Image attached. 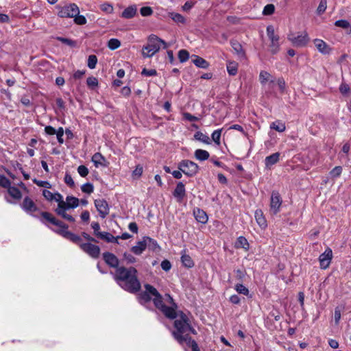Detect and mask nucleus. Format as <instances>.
Segmentation results:
<instances>
[{"instance_id":"1","label":"nucleus","mask_w":351,"mask_h":351,"mask_svg":"<svg viewBox=\"0 0 351 351\" xmlns=\"http://www.w3.org/2000/svg\"><path fill=\"white\" fill-rule=\"evenodd\" d=\"M174 328L175 330L173 332L174 338L180 344H186L189 347L193 346V342L190 337V333L197 334L196 330L192 327L191 320L189 315L180 311L178 313L176 312V317L174 318Z\"/></svg>"},{"instance_id":"2","label":"nucleus","mask_w":351,"mask_h":351,"mask_svg":"<svg viewBox=\"0 0 351 351\" xmlns=\"http://www.w3.org/2000/svg\"><path fill=\"white\" fill-rule=\"evenodd\" d=\"M137 270L130 267H119L116 269L114 279L125 290L130 293H136L141 289V283L137 278Z\"/></svg>"},{"instance_id":"3","label":"nucleus","mask_w":351,"mask_h":351,"mask_svg":"<svg viewBox=\"0 0 351 351\" xmlns=\"http://www.w3.org/2000/svg\"><path fill=\"white\" fill-rule=\"evenodd\" d=\"M167 297L169 298V302L171 304V306H167L164 304L162 298L160 294L154 297L153 298V302L155 306L160 310L167 317L174 319L176 317V308H177V305L169 295H167Z\"/></svg>"},{"instance_id":"4","label":"nucleus","mask_w":351,"mask_h":351,"mask_svg":"<svg viewBox=\"0 0 351 351\" xmlns=\"http://www.w3.org/2000/svg\"><path fill=\"white\" fill-rule=\"evenodd\" d=\"M160 49L158 45V36L151 34L147 38V44L143 47L142 55L144 58L152 57Z\"/></svg>"},{"instance_id":"5","label":"nucleus","mask_w":351,"mask_h":351,"mask_svg":"<svg viewBox=\"0 0 351 351\" xmlns=\"http://www.w3.org/2000/svg\"><path fill=\"white\" fill-rule=\"evenodd\" d=\"M178 169L189 177L194 176L199 170V166L194 162L184 160L178 165Z\"/></svg>"},{"instance_id":"6","label":"nucleus","mask_w":351,"mask_h":351,"mask_svg":"<svg viewBox=\"0 0 351 351\" xmlns=\"http://www.w3.org/2000/svg\"><path fill=\"white\" fill-rule=\"evenodd\" d=\"M267 34L270 40V44L269 45V51L272 54H276L280 50V38L275 34V30L272 25L267 26Z\"/></svg>"},{"instance_id":"7","label":"nucleus","mask_w":351,"mask_h":351,"mask_svg":"<svg viewBox=\"0 0 351 351\" xmlns=\"http://www.w3.org/2000/svg\"><path fill=\"white\" fill-rule=\"evenodd\" d=\"M288 38L296 47L305 46L309 40L308 34L305 32L297 34H289Z\"/></svg>"},{"instance_id":"8","label":"nucleus","mask_w":351,"mask_h":351,"mask_svg":"<svg viewBox=\"0 0 351 351\" xmlns=\"http://www.w3.org/2000/svg\"><path fill=\"white\" fill-rule=\"evenodd\" d=\"M80 14V10L75 3H71L62 7L58 12V16L60 17L73 18Z\"/></svg>"},{"instance_id":"9","label":"nucleus","mask_w":351,"mask_h":351,"mask_svg":"<svg viewBox=\"0 0 351 351\" xmlns=\"http://www.w3.org/2000/svg\"><path fill=\"white\" fill-rule=\"evenodd\" d=\"M152 243L156 245L154 240L148 237H143L142 241L137 242L136 245L131 248V251L136 255H140L146 249L147 245Z\"/></svg>"},{"instance_id":"10","label":"nucleus","mask_w":351,"mask_h":351,"mask_svg":"<svg viewBox=\"0 0 351 351\" xmlns=\"http://www.w3.org/2000/svg\"><path fill=\"white\" fill-rule=\"evenodd\" d=\"M80 248L90 256L97 258L100 254V248L99 246L90 243H80Z\"/></svg>"},{"instance_id":"11","label":"nucleus","mask_w":351,"mask_h":351,"mask_svg":"<svg viewBox=\"0 0 351 351\" xmlns=\"http://www.w3.org/2000/svg\"><path fill=\"white\" fill-rule=\"evenodd\" d=\"M282 202V198L279 193L273 191L270 200V212L274 215H276L280 211Z\"/></svg>"},{"instance_id":"12","label":"nucleus","mask_w":351,"mask_h":351,"mask_svg":"<svg viewBox=\"0 0 351 351\" xmlns=\"http://www.w3.org/2000/svg\"><path fill=\"white\" fill-rule=\"evenodd\" d=\"M95 206L101 218H105L110 211L108 202L104 199H98L95 200Z\"/></svg>"},{"instance_id":"13","label":"nucleus","mask_w":351,"mask_h":351,"mask_svg":"<svg viewBox=\"0 0 351 351\" xmlns=\"http://www.w3.org/2000/svg\"><path fill=\"white\" fill-rule=\"evenodd\" d=\"M332 258V250L328 247L324 253H322L319 257V261L320 263V267L326 269L330 264Z\"/></svg>"},{"instance_id":"14","label":"nucleus","mask_w":351,"mask_h":351,"mask_svg":"<svg viewBox=\"0 0 351 351\" xmlns=\"http://www.w3.org/2000/svg\"><path fill=\"white\" fill-rule=\"evenodd\" d=\"M56 232L64 237V238L71 241L74 243L78 245L80 247V243H83L82 242V239L78 235H76L68 230H58Z\"/></svg>"},{"instance_id":"15","label":"nucleus","mask_w":351,"mask_h":351,"mask_svg":"<svg viewBox=\"0 0 351 351\" xmlns=\"http://www.w3.org/2000/svg\"><path fill=\"white\" fill-rule=\"evenodd\" d=\"M21 208L27 213L32 214L38 210V208L34 201L29 197H25L21 204Z\"/></svg>"},{"instance_id":"16","label":"nucleus","mask_w":351,"mask_h":351,"mask_svg":"<svg viewBox=\"0 0 351 351\" xmlns=\"http://www.w3.org/2000/svg\"><path fill=\"white\" fill-rule=\"evenodd\" d=\"M103 258L106 263L110 267L113 268H118L119 261L117 257L110 252H104L103 254Z\"/></svg>"},{"instance_id":"17","label":"nucleus","mask_w":351,"mask_h":351,"mask_svg":"<svg viewBox=\"0 0 351 351\" xmlns=\"http://www.w3.org/2000/svg\"><path fill=\"white\" fill-rule=\"evenodd\" d=\"M173 196L176 198L177 202H181L186 195L184 184L182 182H179L173 193Z\"/></svg>"},{"instance_id":"18","label":"nucleus","mask_w":351,"mask_h":351,"mask_svg":"<svg viewBox=\"0 0 351 351\" xmlns=\"http://www.w3.org/2000/svg\"><path fill=\"white\" fill-rule=\"evenodd\" d=\"M314 44L317 49L322 54H329L331 51L330 46L321 39H315Z\"/></svg>"},{"instance_id":"19","label":"nucleus","mask_w":351,"mask_h":351,"mask_svg":"<svg viewBox=\"0 0 351 351\" xmlns=\"http://www.w3.org/2000/svg\"><path fill=\"white\" fill-rule=\"evenodd\" d=\"M91 160L93 162L95 167L107 166L106 160L101 153L97 152L93 154Z\"/></svg>"},{"instance_id":"20","label":"nucleus","mask_w":351,"mask_h":351,"mask_svg":"<svg viewBox=\"0 0 351 351\" xmlns=\"http://www.w3.org/2000/svg\"><path fill=\"white\" fill-rule=\"evenodd\" d=\"M193 215L195 219L202 223H206L208 221V216L203 210L196 208L193 210Z\"/></svg>"},{"instance_id":"21","label":"nucleus","mask_w":351,"mask_h":351,"mask_svg":"<svg viewBox=\"0 0 351 351\" xmlns=\"http://www.w3.org/2000/svg\"><path fill=\"white\" fill-rule=\"evenodd\" d=\"M280 154L279 152H276L270 156H268L265 159V164L267 168H270L272 165L276 164L280 159Z\"/></svg>"},{"instance_id":"22","label":"nucleus","mask_w":351,"mask_h":351,"mask_svg":"<svg viewBox=\"0 0 351 351\" xmlns=\"http://www.w3.org/2000/svg\"><path fill=\"white\" fill-rule=\"evenodd\" d=\"M254 217L256 219V221L257 223L259 225V226L264 229L267 227V220L263 215V213L261 210L258 209L255 211Z\"/></svg>"},{"instance_id":"23","label":"nucleus","mask_w":351,"mask_h":351,"mask_svg":"<svg viewBox=\"0 0 351 351\" xmlns=\"http://www.w3.org/2000/svg\"><path fill=\"white\" fill-rule=\"evenodd\" d=\"M137 8L136 5H131L125 8L122 14L121 17L124 19H132L136 14Z\"/></svg>"},{"instance_id":"24","label":"nucleus","mask_w":351,"mask_h":351,"mask_svg":"<svg viewBox=\"0 0 351 351\" xmlns=\"http://www.w3.org/2000/svg\"><path fill=\"white\" fill-rule=\"evenodd\" d=\"M66 209L68 208L65 206H58V208L56 209V212L58 215L61 216L62 218L68 220L69 221H75V219L71 215L66 213Z\"/></svg>"},{"instance_id":"25","label":"nucleus","mask_w":351,"mask_h":351,"mask_svg":"<svg viewBox=\"0 0 351 351\" xmlns=\"http://www.w3.org/2000/svg\"><path fill=\"white\" fill-rule=\"evenodd\" d=\"M98 238L103 239L108 243H118L119 237H115L112 234L107 232H101Z\"/></svg>"},{"instance_id":"26","label":"nucleus","mask_w":351,"mask_h":351,"mask_svg":"<svg viewBox=\"0 0 351 351\" xmlns=\"http://www.w3.org/2000/svg\"><path fill=\"white\" fill-rule=\"evenodd\" d=\"M79 204V199L73 196H68L64 203V206L67 208H75Z\"/></svg>"},{"instance_id":"27","label":"nucleus","mask_w":351,"mask_h":351,"mask_svg":"<svg viewBox=\"0 0 351 351\" xmlns=\"http://www.w3.org/2000/svg\"><path fill=\"white\" fill-rule=\"evenodd\" d=\"M195 157L197 160L204 161L208 159L210 154L209 153L204 149H198L195 152Z\"/></svg>"},{"instance_id":"28","label":"nucleus","mask_w":351,"mask_h":351,"mask_svg":"<svg viewBox=\"0 0 351 351\" xmlns=\"http://www.w3.org/2000/svg\"><path fill=\"white\" fill-rule=\"evenodd\" d=\"M168 16L178 24H184L186 23L185 18L179 13L169 12Z\"/></svg>"},{"instance_id":"29","label":"nucleus","mask_w":351,"mask_h":351,"mask_svg":"<svg viewBox=\"0 0 351 351\" xmlns=\"http://www.w3.org/2000/svg\"><path fill=\"white\" fill-rule=\"evenodd\" d=\"M259 81L261 84H265L267 82L273 83L274 81L272 79V76L265 71H261L259 74Z\"/></svg>"},{"instance_id":"30","label":"nucleus","mask_w":351,"mask_h":351,"mask_svg":"<svg viewBox=\"0 0 351 351\" xmlns=\"http://www.w3.org/2000/svg\"><path fill=\"white\" fill-rule=\"evenodd\" d=\"M193 62L197 67L202 69H206L209 66V63L206 60L197 56H195V59L193 60Z\"/></svg>"},{"instance_id":"31","label":"nucleus","mask_w":351,"mask_h":351,"mask_svg":"<svg viewBox=\"0 0 351 351\" xmlns=\"http://www.w3.org/2000/svg\"><path fill=\"white\" fill-rule=\"evenodd\" d=\"M181 261L183 265L188 268H191L194 266V263L191 257L185 253L182 254Z\"/></svg>"},{"instance_id":"32","label":"nucleus","mask_w":351,"mask_h":351,"mask_svg":"<svg viewBox=\"0 0 351 351\" xmlns=\"http://www.w3.org/2000/svg\"><path fill=\"white\" fill-rule=\"evenodd\" d=\"M8 192L10 195L15 199H21L22 197V194L19 189L15 186H10L8 189Z\"/></svg>"},{"instance_id":"33","label":"nucleus","mask_w":351,"mask_h":351,"mask_svg":"<svg viewBox=\"0 0 351 351\" xmlns=\"http://www.w3.org/2000/svg\"><path fill=\"white\" fill-rule=\"evenodd\" d=\"M270 128L279 132H282L285 130L286 127L284 123L278 120L271 123Z\"/></svg>"},{"instance_id":"34","label":"nucleus","mask_w":351,"mask_h":351,"mask_svg":"<svg viewBox=\"0 0 351 351\" xmlns=\"http://www.w3.org/2000/svg\"><path fill=\"white\" fill-rule=\"evenodd\" d=\"M194 138L195 140L201 141L205 144H210V140L209 137L206 134H204L201 132H197L194 134Z\"/></svg>"},{"instance_id":"35","label":"nucleus","mask_w":351,"mask_h":351,"mask_svg":"<svg viewBox=\"0 0 351 351\" xmlns=\"http://www.w3.org/2000/svg\"><path fill=\"white\" fill-rule=\"evenodd\" d=\"M234 289L239 294H243L244 295H249V289L240 282L235 285Z\"/></svg>"},{"instance_id":"36","label":"nucleus","mask_w":351,"mask_h":351,"mask_svg":"<svg viewBox=\"0 0 351 351\" xmlns=\"http://www.w3.org/2000/svg\"><path fill=\"white\" fill-rule=\"evenodd\" d=\"M238 65L234 62H229L227 64V71L230 75H235L237 73Z\"/></svg>"},{"instance_id":"37","label":"nucleus","mask_w":351,"mask_h":351,"mask_svg":"<svg viewBox=\"0 0 351 351\" xmlns=\"http://www.w3.org/2000/svg\"><path fill=\"white\" fill-rule=\"evenodd\" d=\"M234 277L237 280H238L239 282H242L243 281V279L246 275V272L245 270L237 269L234 271Z\"/></svg>"},{"instance_id":"38","label":"nucleus","mask_w":351,"mask_h":351,"mask_svg":"<svg viewBox=\"0 0 351 351\" xmlns=\"http://www.w3.org/2000/svg\"><path fill=\"white\" fill-rule=\"evenodd\" d=\"M230 43H231L232 47L233 48V49L237 54H239V55L244 54L243 49H242V46L239 42H237L236 40H232L230 42Z\"/></svg>"},{"instance_id":"39","label":"nucleus","mask_w":351,"mask_h":351,"mask_svg":"<svg viewBox=\"0 0 351 351\" xmlns=\"http://www.w3.org/2000/svg\"><path fill=\"white\" fill-rule=\"evenodd\" d=\"M121 46V42L117 38H111L108 43V47L111 50H114Z\"/></svg>"},{"instance_id":"40","label":"nucleus","mask_w":351,"mask_h":351,"mask_svg":"<svg viewBox=\"0 0 351 351\" xmlns=\"http://www.w3.org/2000/svg\"><path fill=\"white\" fill-rule=\"evenodd\" d=\"M145 291L154 298L160 294L156 288L149 284L145 285Z\"/></svg>"},{"instance_id":"41","label":"nucleus","mask_w":351,"mask_h":351,"mask_svg":"<svg viewBox=\"0 0 351 351\" xmlns=\"http://www.w3.org/2000/svg\"><path fill=\"white\" fill-rule=\"evenodd\" d=\"M97 63V58L96 56L90 55L88 56L87 65L90 69H95Z\"/></svg>"},{"instance_id":"42","label":"nucleus","mask_w":351,"mask_h":351,"mask_svg":"<svg viewBox=\"0 0 351 351\" xmlns=\"http://www.w3.org/2000/svg\"><path fill=\"white\" fill-rule=\"evenodd\" d=\"M221 129L215 130L212 134V140L217 145H220V138H221Z\"/></svg>"},{"instance_id":"43","label":"nucleus","mask_w":351,"mask_h":351,"mask_svg":"<svg viewBox=\"0 0 351 351\" xmlns=\"http://www.w3.org/2000/svg\"><path fill=\"white\" fill-rule=\"evenodd\" d=\"M189 53L185 49H181L178 52V58L180 62H184L188 60Z\"/></svg>"},{"instance_id":"44","label":"nucleus","mask_w":351,"mask_h":351,"mask_svg":"<svg viewBox=\"0 0 351 351\" xmlns=\"http://www.w3.org/2000/svg\"><path fill=\"white\" fill-rule=\"evenodd\" d=\"M87 86L91 89H94L98 86V80L95 77H89L86 80Z\"/></svg>"},{"instance_id":"45","label":"nucleus","mask_w":351,"mask_h":351,"mask_svg":"<svg viewBox=\"0 0 351 351\" xmlns=\"http://www.w3.org/2000/svg\"><path fill=\"white\" fill-rule=\"evenodd\" d=\"M57 40H60L62 43H64L66 45H69L71 47H75L77 45V42L75 40H73L71 39H69V38H63V37H58Z\"/></svg>"},{"instance_id":"46","label":"nucleus","mask_w":351,"mask_h":351,"mask_svg":"<svg viewBox=\"0 0 351 351\" xmlns=\"http://www.w3.org/2000/svg\"><path fill=\"white\" fill-rule=\"evenodd\" d=\"M337 27L347 29L351 27L350 23L346 20H338L335 23Z\"/></svg>"},{"instance_id":"47","label":"nucleus","mask_w":351,"mask_h":351,"mask_svg":"<svg viewBox=\"0 0 351 351\" xmlns=\"http://www.w3.org/2000/svg\"><path fill=\"white\" fill-rule=\"evenodd\" d=\"M0 186L8 189L11 186V182L5 176L0 175Z\"/></svg>"},{"instance_id":"48","label":"nucleus","mask_w":351,"mask_h":351,"mask_svg":"<svg viewBox=\"0 0 351 351\" xmlns=\"http://www.w3.org/2000/svg\"><path fill=\"white\" fill-rule=\"evenodd\" d=\"M81 189H82V192L88 193V194H90L91 193L93 192L94 187L92 184L88 182V183L83 184L81 187Z\"/></svg>"},{"instance_id":"49","label":"nucleus","mask_w":351,"mask_h":351,"mask_svg":"<svg viewBox=\"0 0 351 351\" xmlns=\"http://www.w3.org/2000/svg\"><path fill=\"white\" fill-rule=\"evenodd\" d=\"M341 172L342 167L341 166H337L330 171V174L332 178H337L340 176Z\"/></svg>"},{"instance_id":"50","label":"nucleus","mask_w":351,"mask_h":351,"mask_svg":"<svg viewBox=\"0 0 351 351\" xmlns=\"http://www.w3.org/2000/svg\"><path fill=\"white\" fill-rule=\"evenodd\" d=\"M275 7L273 4H267L265 6L263 13L264 15H270L274 12Z\"/></svg>"},{"instance_id":"51","label":"nucleus","mask_w":351,"mask_h":351,"mask_svg":"<svg viewBox=\"0 0 351 351\" xmlns=\"http://www.w3.org/2000/svg\"><path fill=\"white\" fill-rule=\"evenodd\" d=\"M123 260L125 261L127 263H134L136 261V258L133 255L128 252H125L123 254Z\"/></svg>"},{"instance_id":"52","label":"nucleus","mask_w":351,"mask_h":351,"mask_svg":"<svg viewBox=\"0 0 351 351\" xmlns=\"http://www.w3.org/2000/svg\"><path fill=\"white\" fill-rule=\"evenodd\" d=\"M74 22L77 25H84L86 23V19L83 15L79 14L74 17Z\"/></svg>"},{"instance_id":"53","label":"nucleus","mask_w":351,"mask_h":351,"mask_svg":"<svg viewBox=\"0 0 351 351\" xmlns=\"http://www.w3.org/2000/svg\"><path fill=\"white\" fill-rule=\"evenodd\" d=\"M77 172L82 177H86L88 173V169L84 165H80L77 167Z\"/></svg>"},{"instance_id":"54","label":"nucleus","mask_w":351,"mask_h":351,"mask_svg":"<svg viewBox=\"0 0 351 351\" xmlns=\"http://www.w3.org/2000/svg\"><path fill=\"white\" fill-rule=\"evenodd\" d=\"M140 12L143 16H150L153 13L152 9L148 6L141 8Z\"/></svg>"},{"instance_id":"55","label":"nucleus","mask_w":351,"mask_h":351,"mask_svg":"<svg viewBox=\"0 0 351 351\" xmlns=\"http://www.w3.org/2000/svg\"><path fill=\"white\" fill-rule=\"evenodd\" d=\"M326 4H327V0H321L319 5L317 8V13L318 14H322L325 12L326 9Z\"/></svg>"},{"instance_id":"56","label":"nucleus","mask_w":351,"mask_h":351,"mask_svg":"<svg viewBox=\"0 0 351 351\" xmlns=\"http://www.w3.org/2000/svg\"><path fill=\"white\" fill-rule=\"evenodd\" d=\"M53 200L58 203V206H64L65 202L63 199L62 195L60 193H55V197L53 198Z\"/></svg>"},{"instance_id":"57","label":"nucleus","mask_w":351,"mask_h":351,"mask_svg":"<svg viewBox=\"0 0 351 351\" xmlns=\"http://www.w3.org/2000/svg\"><path fill=\"white\" fill-rule=\"evenodd\" d=\"M43 195L45 197V198L49 201L53 200V198L55 197V193H52L51 191L44 189L43 191Z\"/></svg>"},{"instance_id":"58","label":"nucleus","mask_w":351,"mask_h":351,"mask_svg":"<svg viewBox=\"0 0 351 351\" xmlns=\"http://www.w3.org/2000/svg\"><path fill=\"white\" fill-rule=\"evenodd\" d=\"M41 215L45 220L53 224L55 217L51 213L47 212H42Z\"/></svg>"},{"instance_id":"59","label":"nucleus","mask_w":351,"mask_h":351,"mask_svg":"<svg viewBox=\"0 0 351 351\" xmlns=\"http://www.w3.org/2000/svg\"><path fill=\"white\" fill-rule=\"evenodd\" d=\"M141 74L145 76H155L157 75V71L155 69H147L145 68L143 69Z\"/></svg>"},{"instance_id":"60","label":"nucleus","mask_w":351,"mask_h":351,"mask_svg":"<svg viewBox=\"0 0 351 351\" xmlns=\"http://www.w3.org/2000/svg\"><path fill=\"white\" fill-rule=\"evenodd\" d=\"M143 173V167L140 165L136 167V169L132 172L134 178H139Z\"/></svg>"},{"instance_id":"61","label":"nucleus","mask_w":351,"mask_h":351,"mask_svg":"<svg viewBox=\"0 0 351 351\" xmlns=\"http://www.w3.org/2000/svg\"><path fill=\"white\" fill-rule=\"evenodd\" d=\"M56 134L57 136V139L60 143H63V135H64V130L62 128H59L58 130L56 131Z\"/></svg>"},{"instance_id":"62","label":"nucleus","mask_w":351,"mask_h":351,"mask_svg":"<svg viewBox=\"0 0 351 351\" xmlns=\"http://www.w3.org/2000/svg\"><path fill=\"white\" fill-rule=\"evenodd\" d=\"M91 227L94 230V234L98 237L99 236V234H101V232L99 231L100 226L98 222H93L91 223Z\"/></svg>"},{"instance_id":"63","label":"nucleus","mask_w":351,"mask_h":351,"mask_svg":"<svg viewBox=\"0 0 351 351\" xmlns=\"http://www.w3.org/2000/svg\"><path fill=\"white\" fill-rule=\"evenodd\" d=\"M34 182L38 186L45 187V188L51 187L50 183L47 181L38 180L36 179H34Z\"/></svg>"},{"instance_id":"64","label":"nucleus","mask_w":351,"mask_h":351,"mask_svg":"<svg viewBox=\"0 0 351 351\" xmlns=\"http://www.w3.org/2000/svg\"><path fill=\"white\" fill-rule=\"evenodd\" d=\"M53 224L58 226L59 228V230H67L68 229V226H66L62 221L56 219V218L54 219Z\"/></svg>"}]
</instances>
